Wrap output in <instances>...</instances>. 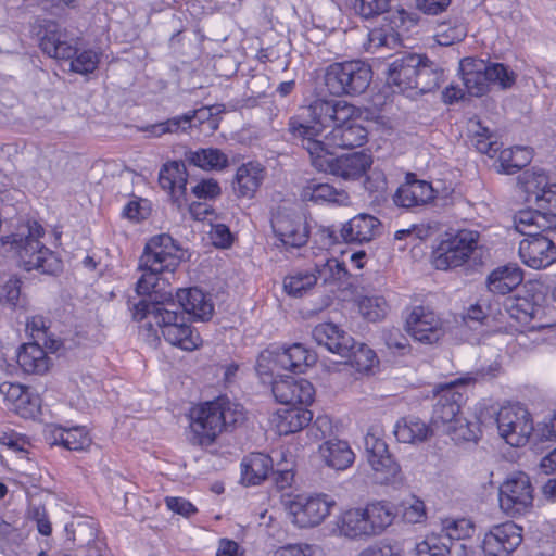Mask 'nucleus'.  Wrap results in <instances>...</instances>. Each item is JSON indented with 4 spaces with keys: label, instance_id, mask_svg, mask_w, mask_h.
<instances>
[{
    "label": "nucleus",
    "instance_id": "1",
    "mask_svg": "<svg viewBox=\"0 0 556 556\" xmlns=\"http://www.w3.org/2000/svg\"><path fill=\"white\" fill-rule=\"evenodd\" d=\"M184 258V251L167 233L152 237L146 244L139 258L138 269L142 273L136 291L143 298L134 305V318L148 319L147 326H157L164 339L172 345L185 351L195 350L200 336L188 325L182 315L175 309L176 303L172 291H163L161 275L173 274Z\"/></svg>",
    "mask_w": 556,
    "mask_h": 556
},
{
    "label": "nucleus",
    "instance_id": "2",
    "mask_svg": "<svg viewBox=\"0 0 556 556\" xmlns=\"http://www.w3.org/2000/svg\"><path fill=\"white\" fill-rule=\"evenodd\" d=\"M355 114V106L344 100L317 98L289 119L288 131L307 151L306 141H323L327 128H333Z\"/></svg>",
    "mask_w": 556,
    "mask_h": 556
},
{
    "label": "nucleus",
    "instance_id": "3",
    "mask_svg": "<svg viewBox=\"0 0 556 556\" xmlns=\"http://www.w3.org/2000/svg\"><path fill=\"white\" fill-rule=\"evenodd\" d=\"M243 420V407L226 396H219L191 409V441L201 446H208L224 430H228Z\"/></svg>",
    "mask_w": 556,
    "mask_h": 556
},
{
    "label": "nucleus",
    "instance_id": "4",
    "mask_svg": "<svg viewBox=\"0 0 556 556\" xmlns=\"http://www.w3.org/2000/svg\"><path fill=\"white\" fill-rule=\"evenodd\" d=\"M45 233L37 222L27 224L21 233L2 238L3 245L10 244L17 257L21 268L26 271L37 270L40 274L54 275L62 268L60 258L39 238Z\"/></svg>",
    "mask_w": 556,
    "mask_h": 556
},
{
    "label": "nucleus",
    "instance_id": "5",
    "mask_svg": "<svg viewBox=\"0 0 556 556\" xmlns=\"http://www.w3.org/2000/svg\"><path fill=\"white\" fill-rule=\"evenodd\" d=\"M459 70L468 93L475 97L486 93L490 85L507 89L516 81L515 73L501 63L485 64L483 60L465 58Z\"/></svg>",
    "mask_w": 556,
    "mask_h": 556
},
{
    "label": "nucleus",
    "instance_id": "6",
    "mask_svg": "<svg viewBox=\"0 0 556 556\" xmlns=\"http://www.w3.org/2000/svg\"><path fill=\"white\" fill-rule=\"evenodd\" d=\"M371 78V67L353 60L330 64L326 68L324 81L329 93L333 96H358L366 91Z\"/></svg>",
    "mask_w": 556,
    "mask_h": 556
},
{
    "label": "nucleus",
    "instance_id": "7",
    "mask_svg": "<svg viewBox=\"0 0 556 556\" xmlns=\"http://www.w3.org/2000/svg\"><path fill=\"white\" fill-rule=\"evenodd\" d=\"M65 37L56 25L49 26L40 39L42 52L54 59H73L71 68L76 73L87 75L94 72L100 62V54L90 49L78 52Z\"/></svg>",
    "mask_w": 556,
    "mask_h": 556
},
{
    "label": "nucleus",
    "instance_id": "8",
    "mask_svg": "<svg viewBox=\"0 0 556 556\" xmlns=\"http://www.w3.org/2000/svg\"><path fill=\"white\" fill-rule=\"evenodd\" d=\"M479 232L462 229L446 233L432 252V264L439 270H448L464 265L478 248Z\"/></svg>",
    "mask_w": 556,
    "mask_h": 556
},
{
    "label": "nucleus",
    "instance_id": "9",
    "mask_svg": "<svg viewBox=\"0 0 556 556\" xmlns=\"http://www.w3.org/2000/svg\"><path fill=\"white\" fill-rule=\"evenodd\" d=\"M500 435L511 446L525 445L530 437L534 439L535 427L530 413L520 404H508L496 415Z\"/></svg>",
    "mask_w": 556,
    "mask_h": 556
},
{
    "label": "nucleus",
    "instance_id": "10",
    "mask_svg": "<svg viewBox=\"0 0 556 556\" xmlns=\"http://www.w3.org/2000/svg\"><path fill=\"white\" fill-rule=\"evenodd\" d=\"M533 491L530 477L526 472L509 473L498 490L501 509L511 517L526 513L533 505Z\"/></svg>",
    "mask_w": 556,
    "mask_h": 556
},
{
    "label": "nucleus",
    "instance_id": "11",
    "mask_svg": "<svg viewBox=\"0 0 556 556\" xmlns=\"http://www.w3.org/2000/svg\"><path fill=\"white\" fill-rule=\"evenodd\" d=\"M367 130L354 119V116L346 122H339L328 134L324 136L323 141H306L307 153L316 155L321 153L333 154V149H352L365 143Z\"/></svg>",
    "mask_w": 556,
    "mask_h": 556
},
{
    "label": "nucleus",
    "instance_id": "12",
    "mask_svg": "<svg viewBox=\"0 0 556 556\" xmlns=\"http://www.w3.org/2000/svg\"><path fill=\"white\" fill-rule=\"evenodd\" d=\"M334 505V500L326 494H300L287 503V510L294 525L311 528L320 525Z\"/></svg>",
    "mask_w": 556,
    "mask_h": 556
},
{
    "label": "nucleus",
    "instance_id": "13",
    "mask_svg": "<svg viewBox=\"0 0 556 556\" xmlns=\"http://www.w3.org/2000/svg\"><path fill=\"white\" fill-rule=\"evenodd\" d=\"M333 154L309 155L312 165L319 172L330 173L345 180H354L363 176L370 167L372 159L364 152L332 157Z\"/></svg>",
    "mask_w": 556,
    "mask_h": 556
},
{
    "label": "nucleus",
    "instance_id": "14",
    "mask_svg": "<svg viewBox=\"0 0 556 556\" xmlns=\"http://www.w3.org/2000/svg\"><path fill=\"white\" fill-rule=\"evenodd\" d=\"M271 228L286 249H299L305 245L309 238L306 220L295 211L278 210L271 218Z\"/></svg>",
    "mask_w": 556,
    "mask_h": 556
},
{
    "label": "nucleus",
    "instance_id": "15",
    "mask_svg": "<svg viewBox=\"0 0 556 556\" xmlns=\"http://www.w3.org/2000/svg\"><path fill=\"white\" fill-rule=\"evenodd\" d=\"M367 460L380 483H391L397 480L401 467L390 454L383 439L374 432L365 437Z\"/></svg>",
    "mask_w": 556,
    "mask_h": 556
},
{
    "label": "nucleus",
    "instance_id": "16",
    "mask_svg": "<svg viewBox=\"0 0 556 556\" xmlns=\"http://www.w3.org/2000/svg\"><path fill=\"white\" fill-rule=\"evenodd\" d=\"M476 380L472 377H462L448 383L439 384L435 389L439 394L438 402L433 407L432 420L434 424H443L446 427L459 417L460 407L464 403V394L456 388L469 384Z\"/></svg>",
    "mask_w": 556,
    "mask_h": 556
},
{
    "label": "nucleus",
    "instance_id": "17",
    "mask_svg": "<svg viewBox=\"0 0 556 556\" xmlns=\"http://www.w3.org/2000/svg\"><path fill=\"white\" fill-rule=\"evenodd\" d=\"M405 330L416 341L432 344L444 334L442 320L428 306H414L406 316Z\"/></svg>",
    "mask_w": 556,
    "mask_h": 556
},
{
    "label": "nucleus",
    "instance_id": "18",
    "mask_svg": "<svg viewBox=\"0 0 556 556\" xmlns=\"http://www.w3.org/2000/svg\"><path fill=\"white\" fill-rule=\"evenodd\" d=\"M521 542V528L511 521L504 522L485 533L482 549L485 556H510Z\"/></svg>",
    "mask_w": 556,
    "mask_h": 556
},
{
    "label": "nucleus",
    "instance_id": "19",
    "mask_svg": "<svg viewBox=\"0 0 556 556\" xmlns=\"http://www.w3.org/2000/svg\"><path fill=\"white\" fill-rule=\"evenodd\" d=\"M519 256L528 267L544 269L556 262V244L546 235H530L520 241Z\"/></svg>",
    "mask_w": 556,
    "mask_h": 556
},
{
    "label": "nucleus",
    "instance_id": "20",
    "mask_svg": "<svg viewBox=\"0 0 556 556\" xmlns=\"http://www.w3.org/2000/svg\"><path fill=\"white\" fill-rule=\"evenodd\" d=\"M271 391L276 401L285 406L309 405L315 394L314 387L308 380L289 376L276 379Z\"/></svg>",
    "mask_w": 556,
    "mask_h": 556
},
{
    "label": "nucleus",
    "instance_id": "21",
    "mask_svg": "<svg viewBox=\"0 0 556 556\" xmlns=\"http://www.w3.org/2000/svg\"><path fill=\"white\" fill-rule=\"evenodd\" d=\"M434 198L435 191L430 182L417 179L415 174L408 173L405 181L395 191L393 201L397 206L412 208L427 205Z\"/></svg>",
    "mask_w": 556,
    "mask_h": 556
},
{
    "label": "nucleus",
    "instance_id": "22",
    "mask_svg": "<svg viewBox=\"0 0 556 556\" xmlns=\"http://www.w3.org/2000/svg\"><path fill=\"white\" fill-rule=\"evenodd\" d=\"M382 230L381 222L366 213H361L344 223L340 228V237L345 243H366L376 239Z\"/></svg>",
    "mask_w": 556,
    "mask_h": 556
},
{
    "label": "nucleus",
    "instance_id": "23",
    "mask_svg": "<svg viewBox=\"0 0 556 556\" xmlns=\"http://www.w3.org/2000/svg\"><path fill=\"white\" fill-rule=\"evenodd\" d=\"M275 367L293 372H304L317 361L315 352L306 349L301 343H294L288 348L269 352Z\"/></svg>",
    "mask_w": 556,
    "mask_h": 556
},
{
    "label": "nucleus",
    "instance_id": "24",
    "mask_svg": "<svg viewBox=\"0 0 556 556\" xmlns=\"http://www.w3.org/2000/svg\"><path fill=\"white\" fill-rule=\"evenodd\" d=\"M421 64V55L405 52L396 56L388 70V84L400 91L413 90L418 65Z\"/></svg>",
    "mask_w": 556,
    "mask_h": 556
},
{
    "label": "nucleus",
    "instance_id": "25",
    "mask_svg": "<svg viewBox=\"0 0 556 556\" xmlns=\"http://www.w3.org/2000/svg\"><path fill=\"white\" fill-rule=\"evenodd\" d=\"M504 307L509 317L527 330L533 331L545 327L542 323V306L527 298H508Z\"/></svg>",
    "mask_w": 556,
    "mask_h": 556
},
{
    "label": "nucleus",
    "instance_id": "26",
    "mask_svg": "<svg viewBox=\"0 0 556 556\" xmlns=\"http://www.w3.org/2000/svg\"><path fill=\"white\" fill-rule=\"evenodd\" d=\"M312 337L318 345L325 346L340 357L349 355L350 348L354 343V339L350 334L331 323L317 325L312 331Z\"/></svg>",
    "mask_w": 556,
    "mask_h": 556
},
{
    "label": "nucleus",
    "instance_id": "27",
    "mask_svg": "<svg viewBox=\"0 0 556 556\" xmlns=\"http://www.w3.org/2000/svg\"><path fill=\"white\" fill-rule=\"evenodd\" d=\"M188 176L185 163L173 161L161 167L159 184L162 189L169 191L174 202L180 204L186 195Z\"/></svg>",
    "mask_w": 556,
    "mask_h": 556
},
{
    "label": "nucleus",
    "instance_id": "28",
    "mask_svg": "<svg viewBox=\"0 0 556 556\" xmlns=\"http://www.w3.org/2000/svg\"><path fill=\"white\" fill-rule=\"evenodd\" d=\"M176 299L178 305L197 320L206 321L213 316L214 305L198 288L179 289Z\"/></svg>",
    "mask_w": 556,
    "mask_h": 556
},
{
    "label": "nucleus",
    "instance_id": "29",
    "mask_svg": "<svg viewBox=\"0 0 556 556\" xmlns=\"http://www.w3.org/2000/svg\"><path fill=\"white\" fill-rule=\"evenodd\" d=\"M552 186L543 169H528L518 177V187L525 193V201L538 207Z\"/></svg>",
    "mask_w": 556,
    "mask_h": 556
},
{
    "label": "nucleus",
    "instance_id": "30",
    "mask_svg": "<svg viewBox=\"0 0 556 556\" xmlns=\"http://www.w3.org/2000/svg\"><path fill=\"white\" fill-rule=\"evenodd\" d=\"M522 280V269L517 264H507L493 269L485 285L491 293L505 295L514 291Z\"/></svg>",
    "mask_w": 556,
    "mask_h": 556
},
{
    "label": "nucleus",
    "instance_id": "31",
    "mask_svg": "<svg viewBox=\"0 0 556 556\" xmlns=\"http://www.w3.org/2000/svg\"><path fill=\"white\" fill-rule=\"evenodd\" d=\"M304 406H285L277 410L274 422L280 435H288L309 426L313 414Z\"/></svg>",
    "mask_w": 556,
    "mask_h": 556
},
{
    "label": "nucleus",
    "instance_id": "32",
    "mask_svg": "<svg viewBox=\"0 0 556 556\" xmlns=\"http://www.w3.org/2000/svg\"><path fill=\"white\" fill-rule=\"evenodd\" d=\"M266 170L258 162H248L238 167L235 191L239 197L251 199L261 187Z\"/></svg>",
    "mask_w": 556,
    "mask_h": 556
},
{
    "label": "nucleus",
    "instance_id": "33",
    "mask_svg": "<svg viewBox=\"0 0 556 556\" xmlns=\"http://www.w3.org/2000/svg\"><path fill=\"white\" fill-rule=\"evenodd\" d=\"M46 348L38 342L25 343L17 353V363L27 374L42 375L48 371L50 361Z\"/></svg>",
    "mask_w": 556,
    "mask_h": 556
},
{
    "label": "nucleus",
    "instance_id": "34",
    "mask_svg": "<svg viewBox=\"0 0 556 556\" xmlns=\"http://www.w3.org/2000/svg\"><path fill=\"white\" fill-rule=\"evenodd\" d=\"M273 471V459L263 453H251L241 463V480L244 484L256 485Z\"/></svg>",
    "mask_w": 556,
    "mask_h": 556
},
{
    "label": "nucleus",
    "instance_id": "35",
    "mask_svg": "<svg viewBox=\"0 0 556 556\" xmlns=\"http://www.w3.org/2000/svg\"><path fill=\"white\" fill-rule=\"evenodd\" d=\"M516 229L526 238L554 230L548 215L536 206L535 210H522L515 217Z\"/></svg>",
    "mask_w": 556,
    "mask_h": 556
},
{
    "label": "nucleus",
    "instance_id": "36",
    "mask_svg": "<svg viewBox=\"0 0 556 556\" xmlns=\"http://www.w3.org/2000/svg\"><path fill=\"white\" fill-rule=\"evenodd\" d=\"M336 527L341 536L351 540L371 538L362 508L349 509L341 514L336 521Z\"/></svg>",
    "mask_w": 556,
    "mask_h": 556
},
{
    "label": "nucleus",
    "instance_id": "37",
    "mask_svg": "<svg viewBox=\"0 0 556 556\" xmlns=\"http://www.w3.org/2000/svg\"><path fill=\"white\" fill-rule=\"evenodd\" d=\"M319 452L325 463L336 470L349 468L355 458L348 442L341 440H329L325 442L319 447Z\"/></svg>",
    "mask_w": 556,
    "mask_h": 556
},
{
    "label": "nucleus",
    "instance_id": "38",
    "mask_svg": "<svg viewBox=\"0 0 556 556\" xmlns=\"http://www.w3.org/2000/svg\"><path fill=\"white\" fill-rule=\"evenodd\" d=\"M363 510L370 536L381 534L392 525L395 517L392 507L384 502L370 503Z\"/></svg>",
    "mask_w": 556,
    "mask_h": 556
},
{
    "label": "nucleus",
    "instance_id": "39",
    "mask_svg": "<svg viewBox=\"0 0 556 556\" xmlns=\"http://www.w3.org/2000/svg\"><path fill=\"white\" fill-rule=\"evenodd\" d=\"M471 144L482 154L493 157L501 148L491 130L483 126L478 118H470L467 124Z\"/></svg>",
    "mask_w": 556,
    "mask_h": 556
},
{
    "label": "nucleus",
    "instance_id": "40",
    "mask_svg": "<svg viewBox=\"0 0 556 556\" xmlns=\"http://www.w3.org/2000/svg\"><path fill=\"white\" fill-rule=\"evenodd\" d=\"M393 433L399 442L414 444L426 441L430 435V428L420 419L408 417L396 421Z\"/></svg>",
    "mask_w": 556,
    "mask_h": 556
},
{
    "label": "nucleus",
    "instance_id": "41",
    "mask_svg": "<svg viewBox=\"0 0 556 556\" xmlns=\"http://www.w3.org/2000/svg\"><path fill=\"white\" fill-rule=\"evenodd\" d=\"M186 160L204 170H223L228 164V156L217 148H201L186 153Z\"/></svg>",
    "mask_w": 556,
    "mask_h": 556
},
{
    "label": "nucleus",
    "instance_id": "42",
    "mask_svg": "<svg viewBox=\"0 0 556 556\" xmlns=\"http://www.w3.org/2000/svg\"><path fill=\"white\" fill-rule=\"evenodd\" d=\"M443 76V71L437 64L421 55V64L418 65L413 89L420 93L431 92L439 88Z\"/></svg>",
    "mask_w": 556,
    "mask_h": 556
},
{
    "label": "nucleus",
    "instance_id": "43",
    "mask_svg": "<svg viewBox=\"0 0 556 556\" xmlns=\"http://www.w3.org/2000/svg\"><path fill=\"white\" fill-rule=\"evenodd\" d=\"M301 197L305 201L314 203H345L349 199L348 194L342 190H337L329 184H319L311 181L303 189Z\"/></svg>",
    "mask_w": 556,
    "mask_h": 556
},
{
    "label": "nucleus",
    "instance_id": "44",
    "mask_svg": "<svg viewBox=\"0 0 556 556\" xmlns=\"http://www.w3.org/2000/svg\"><path fill=\"white\" fill-rule=\"evenodd\" d=\"M532 160V150L527 147L504 149L498 156V172L511 175L527 166Z\"/></svg>",
    "mask_w": 556,
    "mask_h": 556
},
{
    "label": "nucleus",
    "instance_id": "45",
    "mask_svg": "<svg viewBox=\"0 0 556 556\" xmlns=\"http://www.w3.org/2000/svg\"><path fill=\"white\" fill-rule=\"evenodd\" d=\"M345 364H350L359 372H368L378 363L376 353L366 344H356L350 348L349 355H342Z\"/></svg>",
    "mask_w": 556,
    "mask_h": 556
},
{
    "label": "nucleus",
    "instance_id": "46",
    "mask_svg": "<svg viewBox=\"0 0 556 556\" xmlns=\"http://www.w3.org/2000/svg\"><path fill=\"white\" fill-rule=\"evenodd\" d=\"M455 442L476 441L481 432L476 418L469 420L463 416L457 417L444 430Z\"/></svg>",
    "mask_w": 556,
    "mask_h": 556
},
{
    "label": "nucleus",
    "instance_id": "47",
    "mask_svg": "<svg viewBox=\"0 0 556 556\" xmlns=\"http://www.w3.org/2000/svg\"><path fill=\"white\" fill-rule=\"evenodd\" d=\"M48 329L46 319L40 315L33 316L26 323V330L29 331L34 342L41 343L50 352H58L62 342L59 339L51 338L48 334Z\"/></svg>",
    "mask_w": 556,
    "mask_h": 556
},
{
    "label": "nucleus",
    "instance_id": "48",
    "mask_svg": "<svg viewBox=\"0 0 556 556\" xmlns=\"http://www.w3.org/2000/svg\"><path fill=\"white\" fill-rule=\"evenodd\" d=\"M317 283V275L314 269L299 270L289 275L283 280V288L288 294L302 296L303 293Z\"/></svg>",
    "mask_w": 556,
    "mask_h": 556
},
{
    "label": "nucleus",
    "instance_id": "49",
    "mask_svg": "<svg viewBox=\"0 0 556 556\" xmlns=\"http://www.w3.org/2000/svg\"><path fill=\"white\" fill-rule=\"evenodd\" d=\"M358 308L366 319L369 321H378L387 316L389 305L384 298L372 295L364 296L358 303Z\"/></svg>",
    "mask_w": 556,
    "mask_h": 556
},
{
    "label": "nucleus",
    "instance_id": "50",
    "mask_svg": "<svg viewBox=\"0 0 556 556\" xmlns=\"http://www.w3.org/2000/svg\"><path fill=\"white\" fill-rule=\"evenodd\" d=\"M346 7L363 18H371L384 13L390 0H345Z\"/></svg>",
    "mask_w": 556,
    "mask_h": 556
},
{
    "label": "nucleus",
    "instance_id": "51",
    "mask_svg": "<svg viewBox=\"0 0 556 556\" xmlns=\"http://www.w3.org/2000/svg\"><path fill=\"white\" fill-rule=\"evenodd\" d=\"M22 283L21 278L13 275L0 285V304L9 308L18 307L22 300Z\"/></svg>",
    "mask_w": 556,
    "mask_h": 556
},
{
    "label": "nucleus",
    "instance_id": "52",
    "mask_svg": "<svg viewBox=\"0 0 556 556\" xmlns=\"http://www.w3.org/2000/svg\"><path fill=\"white\" fill-rule=\"evenodd\" d=\"M313 269L317 275V281L321 280L323 283L341 280L346 275L344 264L337 258H327L323 263H316Z\"/></svg>",
    "mask_w": 556,
    "mask_h": 556
},
{
    "label": "nucleus",
    "instance_id": "53",
    "mask_svg": "<svg viewBox=\"0 0 556 556\" xmlns=\"http://www.w3.org/2000/svg\"><path fill=\"white\" fill-rule=\"evenodd\" d=\"M448 554L450 548L442 538L431 534L416 543L413 556H446Z\"/></svg>",
    "mask_w": 556,
    "mask_h": 556
},
{
    "label": "nucleus",
    "instance_id": "54",
    "mask_svg": "<svg viewBox=\"0 0 556 556\" xmlns=\"http://www.w3.org/2000/svg\"><path fill=\"white\" fill-rule=\"evenodd\" d=\"M466 27L462 24L447 25L442 23L438 25L434 34L435 41L440 46H451L462 41L466 37Z\"/></svg>",
    "mask_w": 556,
    "mask_h": 556
},
{
    "label": "nucleus",
    "instance_id": "55",
    "mask_svg": "<svg viewBox=\"0 0 556 556\" xmlns=\"http://www.w3.org/2000/svg\"><path fill=\"white\" fill-rule=\"evenodd\" d=\"M91 444V438L85 427L65 428L64 448L70 451H84Z\"/></svg>",
    "mask_w": 556,
    "mask_h": 556
},
{
    "label": "nucleus",
    "instance_id": "56",
    "mask_svg": "<svg viewBox=\"0 0 556 556\" xmlns=\"http://www.w3.org/2000/svg\"><path fill=\"white\" fill-rule=\"evenodd\" d=\"M402 517L408 523H420L427 518L425 503L412 496L402 503Z\"/></svg>",
    "mask_w": 556,
    "mask_h": 556
},
{
    "label": "nucleus",
    "instance_id": "57",
    "mask_svg": "<svg viewBox=\"0 0 556 556\" xmlns=\"http://www.w3.org/2000/svg\"><path fill=\"white\" fill-rule=\"evenodd\" d=\"M399 41L397 35L394 34L393 28H374L368 34V47L367 49L375 52L376 49L381 47H391L396 45Z\"/></svg>",
    "mask_w": 556,
    "mask_h": 556
},
{
    "label": "nucleus",
    "instance_id": "58",
    "mask_svg": "<svg viewBox=\"0 0 556 556\" xmlns=\"http://www.w3.org/2000/svg\"><path fill=\"white\" fill-rule=\"evenodd\" d=\"M13 409L23 418H31L40 409V399L26 388Z\"/></svg>",
    "mask_w": 556,
    "mask_h": 556
},
{
    "label": "nucleus",
    "instance_id": "59",
    "mask_svg": "<svg viewBox=\"0 0 556 556\" xmlns=\"http://www.w3.org/2000/svg\"><path fill=\"white\" fill-rule=\"evenodd\" d=\"M188 122L187 116H176L165 122L157 123L146 127L151 136L160 137L167 132H178L179 130L186 131V123Z\"/></svg>",
    "mask_w": 556,
    "mask_h": 556
},
{
    "label": "nucleus",
    "instance_id": "60",
    "mask_svg": "<svg viewBox=\"0 0 556 556\" xmlns=\"http://www.w3.org/2000/svg\"><path fill=\"white\" fill-rule=\"evenodd\" d=\"M443 530L450 540H463L473 532V526L468 519L446 520Z\"/></svg>",
    "mask_w": 556,
    "mask_h": 556
},
{
    "label": "nucleus",
    "instance_id": "61",
    "mask_svg": "<svg viewBox=\"0 0 556 556\" xmlns=\"http://www.w3.org/2000/svg\"><path fill=\"white\" fill-rule=\"evenodd\" d=\"M191 191L198 199L204 200L216 199L222 193L220 186L214 178L201 179L191 187Z\"/></svg>",
    "mask_w": 556,
    "mask_h": 556
},
{
    "label": "nucleus",
    "instance_id": "62",
    "mask_svg": "<svg viewBox=\"0 0 556 556\" xmlns=\"http://www.w3.org/2000/svg\"><path fill=\"white\" fill-rule=\"evenodd\" d=\"M535 442H555L556 441V414L548 420L538 424L534 431Z\"/></svg>",
    "mask_w": 556,
    "mask_h": 556
},
{
    "label": "nucleus",
    "instance_id": "63",
    "mask_svg": "<svg viewBox=\"0 0 556 556\" xmlns=\"http://www.w3.org/2000/svg\"><path fill=\"white\" fill-rule=\"evenodd\" d=\"M318 547L308 544H289L274 552L273 556H316Z\"/></svg>",
    "mask_w": 556,
    "mask_h": 556
},
{
    "label": "nucleus",
    "instance_id": "64",
    "mask_svg": "<svg viewBox=\"0 0 556 556\" xmlns=\"http://www.w3.org/2000/svg\"><path fill=\"white\" fill-rule=\"evenodd\" d=\"M358 556H403V549L397 544L381 543L368 546Z\"/></svg>",
    "mask_w": 556,
    "mask_h": 556
}]
</instances>
